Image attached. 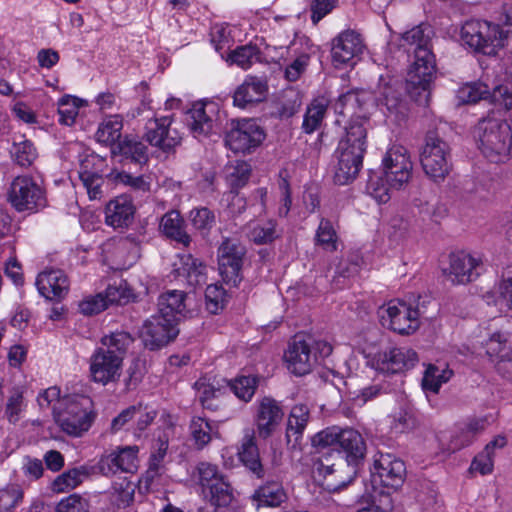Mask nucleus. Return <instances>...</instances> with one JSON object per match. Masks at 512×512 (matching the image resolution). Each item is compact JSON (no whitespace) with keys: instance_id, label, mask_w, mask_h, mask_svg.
Instances as JSON below:
<instances>
[{"instance_id":"obj_1","label":"nucleus","mask_w":512,"mask_h":512,"mask_svg":"<svg viewBox=\"0 0 512 512\" xmlns=\"http://www.w3.org/2000/svg\"><path fill=\"white\" fill-rule=\"evenodd\" d=\"M367 122L362 118L352 120L338 143L334 152L336 164L333 169V180L337 185L353 182L362 168L367 149Z\"/></svg>"},{"instance_id":"obj_2","label":"nucleus","mask_w":512,"mask_h":512,"mask_svg":"<svg viewBox=\"0 0 512 512\" xmlns=\"http://www.w3.org/2000/svg\"><path fill=\"white\" fill-rule=\"evenodd\" d=\"M474 138L482 154L492 162L505 159V151L512 138L509 124L500 118L487 116L474 129Z\"/></svg>"},{"instance_id":"obj_3","label":"nucleus","mask_w":512,"mask_h":512,"mask_svg":"<svg viewBox=\"0 0 512 512\" xmlns=\"http://www.w3.org/2000/svg\"><path fill=\"white\" fill-rule=\"evenodd\" d=\"M196 483L201 487L203 497L212 506L226 507L234 499V489L228 477L216 464L199 462L193 472Z\"/></svg>"},{"instance_id":"obj_4","label":"nucleus","mask_w":512,"mask_h":512,"mask_svg":"<svg viewBox=\"0 0 512 512\" xmlns=\"http://www.w3.org/2000/svg\"><path fill=\"white\" fill-rule=\"evenodd\" d=\"M421 53V57H413L409 65L406 75V91L413 101L421 106H427L436 79V60L433 53L425 51Z\"/></svg>"},{"instance_id":"obj_5","label":"nucleus","mask_w":512,"mask_h":512,"mask_svg":"<svg viewBox=\"0 0 512 512\" xmlns=\"http://www.w3.org/2000/svg\"><path fill=\"white\" fill-rule=\"evenodd\" d=\"M508 36L509 31H504L498 24L481 20L467 21L461 30V38L468 46L488 56L503 48Z\"/></svg>"},{"instance_id":"obj_6","label":"nucleus","mask_w":512,"mask_h":512,"mask_svg":"<svg viewBox=\"0 0 512 512\" xmlns=\"http://www.w3.org/2000/svg\"><path fill=\"white\" fill-rule=\"evenodd\" d=\"M422 168L434 181L443 180L451 168L449 144L436 132H428L420 154Z\"/></svg>"},{"instance_id":"obj_7","label":"nucleus","mask_w":512,"mask_h":512,"mask_svg":"<svg viewBox=\"0 0 512 512\" xmlns=\"http://www.w3.org/2000/svg\"><path fill=\"white\" fill-rule=\"evenodd\" d=\"M245 255L246 247L237 238H223L217 249V259L220 275L226 284L237 286L241 282Z\"/></svg>"},{"instance_id":"obj_8","label":"nucleus","mask_w":512,"mask_h":512,"mask_svg":"<svg viewBox=\"0 0 512 512\" xmlns=\"http://www.w3.org/2000/svg\"><path fill=\"white\" fill-rule=\"evenodd\" d=\"M263 129L252 119L231 120L225 145L234 153H250L264 140Z\"/></svg>"},{"instance_id":"obj_9","label":"nucleus","mask_w":512,"mask_h":512,"mask_svg":"<svg viewBox=\"0 0 512 512\" xmlns=\"http://www.w3.org/2000/svg\"><path fill=\"white\" fill-rule=\"evenodd\" d=\"M9 200L19 212L38 211L46 206L43 189L29 176H18L13 180Z\"/></svg>"},{"instance_id":"obj_10","label":"nucleus","mask_w":512,"mask_h":512,"mask_svg":"<svg viewBox=\"0 0 512 512\" xmlns=\"http://www.w3.org/2000/svg\"><path fill=\"white\" fill-rule=\"evenodd\" d=\"M385 181L395 190L401 189L412 177L413 163L405 147L394 145L387 150L382 160Z\"/></svg>"},{"instance_id":"obj_11","label":"nucleus","mask_w":512,"mask_h":512,"mask_svg":"<svg viewBox=\"0 0 512 512\" xmlns=\"http://www.w3.org/2000/svg\"><path fill=\"white\" fill-rule=\"evenodd\" d=\"M418 312H413L412 304L403 301H391L380 311L381 323L384 327L401 334L414 333L420 326L417 320Z\"/></svg>"},{"instance_id":"obj_12","label":"nucleus","mask_w":512,"mask_h":512,"mask_svg":"<svg viewBox=\"0 0 512 512\" xmlns=\"http://www.w3.org/2000/svg\"><path fill=\"white\" fill-rule=\"evenodd\" d=\"M179 334L178 323L174 319L155 314L147 319L141 330L143 344L149 350H158L168 345Z\"/></svg>"},{"instance_id":"obj_13","label":"nucleus","mask_w":512,"mask_h":512,"mask_svg":"<svg viewBox=\"0 0 512 512\" xmlns=\"http://www.w3.org/2000/svg\"><path fill=\"white\" fill-rule=\"evenodd\" d=\"M139 448L137 446L119 447L114 451L103 454L94 469L103 476H113L117 473L133 474L138 469Z\"/></svg>"},{"instance_id":"obj_14","label":"nucleus","mask_w":512,"mask_h":512,"mask_svg":"<svg viewBox=\"0 0 512 512\" xmlns=\"http://www.w3.org/2000/svg\"><path fill=\"white\" fill-rule=\"evenodd\" d=\"M372 477L374 482L379 481L383 487L397 490L406 477L405 463L395 455L379 452L374 458Z\"/></svg>"},{"instance_id":"obj_15","label":"nucleus","mask_w":512,"mask_h":512,"mask_svg":"<svg viewBox=\"0 0 512 512\" xmlns=\"http://www.w3.org/2000/svg\"><path fill=\"white\" fill-rule=\"evenodd\" d=\"M284 359L288 370L296 376H304L311 372L315 364L312 351V338L296 335L288 344Z\"/></svg>"},{"instance_id":"obj_16","label":"nucleus","mask_w":512,"mask_h":512,"mask_svg":"<svg viewBox=\"0 0 512 512\" xmlns=\"http://www.w3.org/2000/svg\"><path fill=\"white\" fill-rule=\"evenodd\" d=\"M482 270L480 258L460 251L449 255V265L443 273L453 284H467L477 279Z\"/></svg>"},{"instance_id":"obj_17","label":"nucleus","mask_w":512,"mask_h":512,"mask_svg":"<svg viewBox=\"0 0 512 512\" xmlns=\"http://www.w3.org/2000/svg\"><path fill=\"white\" fill-rule=\"evenodd\" d=\"M122 363L108 349L98 347L90 357L91 379L103 385L116 382L121 375Z\"/></svg>"},{"instance_id":"obj_18","label":"nucleus","mask_w":512,"mask_h":512,"mask_svg":"<svg viewBox=\"0 0 512 512\" xmlns=\"http://www.w3.org/2000/svg\"><path fill=\"white\" fill-rule=\"evenodd\" d=\"M145 139L150 145L169 153L180 145L182 137L177 128L172 127L169 117L149 120L146 124Z\"/></svg>"},{"instance_id":"obj_19","label":"nucleus","mask_w":512,"mask_h":512,"mask_svg":"<svg viewBox=\"0 0 512 512\" xmlns=\"http://www.w3.org/2000/svg\"><path fill=\"white\" fill-rule=\"evenodd\" d=\"M54 419L60 428L69 435L80 436L91 425V419L79 403L67 399L62 409L54 406Z\"/></svg>"},{"instance_id":"obj_20","label":"nucleus","mask_w":512,"mask_h":512,"mask_svg":"<svg viewBox=\"0 0 512 512\" xmlns=\"http://www.w3.org/2000/svg\"><path fill=\"white\" fill-rule=\"evenodd\" d=\"M216 105L213 102H196L186 114V124L195 138H206L216 131Z\"/></svg>"},{"instance_id":"obj_21","label":"nucleus","mask_w":512,"mask_h":512,"mask_svg":"<svg viewBox=\"0 0 512 512\" xmlns=\"http://www.w3.org/2000/svg\"><path fill=\"white\" fill-rule=\"evenodd\" d=\"M155 417L156 411L148 410L147 407L141 404L132 405L113 418L110 429L112 433H117L126 428L131 430L135 436H140L154 421Z\"/></svg>"},{"instance_id":"obj_22","label":"nucleus","mask_w":512,"mask_h":512,"mask_svg":"<svg viewBox=\"0 0 512 512\" xmlns=\"http://www.w3.org/2000/svg\"><path fill=\"white\" fill-rule=\"evenodd\" d=\"M490 95L494 102H498L506 110L512 109V93L505 86L495 87L491 94L486 84L472 82L463 85L457 92L458 99L465 104L476 103Z\"/></svg>"},{"instance_id":"obj_23","label":"nucleus","mask_w":512,"mask_h":512,"mask_svg":"<svg viewBox=\"0 0 512 512\" xmlns=\"http://www.w3.org/2000/svg\"><path fill=\"white\" fill-rule=\"evenodd\" d=\"M39 293L50 301H60L69 292L70 281L64 271L50 269L41 272L36 279Z\"/></svg>"},{"instance_id":"obj_24","label":"nucleus","mask_w":512,"mask_h":512,"mask_svg":"<svg viewBox=\"0 0 512 512\" xmlns=\"http://www.w3.org/2000/svg\"><path fill=\"white\" fill-rule=\"evenodd\" d=\"M283 415V410L276 400L264 397L259 402L255 418L258 435L263 439L271 436L281 423Z\"/></svg>"},{"instance_id":"obj_25","label":"nucleus","mask_w":512,"mask_h":512,"mask_svg":"<svg viewBox=\"0 0 512 512\" xmlns=\"http://www.w3.org/2000/svg\"><path fill=\"white\" fill-rule=\"evenodd\" d=\"M363 43L360 35L352 30L341 32L332 41V60L337 64H347L362 53Z\"/></svg>"},{"instance_id":"obj_26","label":"nucleus","mask_w":512,"mask_h":512,"mask_svg":"<svg viewBox=\"0 0 512 512\" xmlns=\"http://www.w3.org/2000/svg\"><path fill=\"white\" fill-rule=\"evenodd\" d=\"M310 420V409L305 404H296L291 408L287 420L286 441L289 449L301 450L304 430Z\"/></svg>"},{"instance_id":"obj_27","label":"nucleus","mask_w":512,"mask_h":512,"mask_svg":"<svg viewBox=\"0 0 512 512\" xmlns=\"http://www.w3.org/2000/svg\"><path fill=\"white\" fill-rule=\"evenodd\" d=\"M402 84L397 80L388 82L381 79L376 91V101L396 117L404 116L406 105L403 100Z\"/></svg>"},{"instance_id":"obj_28","label":"nucleus","mask_w":512,"mask_h":512,"mask_svg":"<svg viewBox=\"0 0 512 512\" xmlns=\"http://www.w3.org/2000/svg\"><path fill=\"white\" fill-rule=\"evenodd\" d=\"M433 30L429 25L420 24L406 31L401 36V47H403L409 56L421 57L422 51L432 52L431 38Z\"/></svg>"},{"instance_id":"obj_29","label":"nucleus","mask_w":512,"mask_h":512,"mask_svg":"<svg viewBox=\"0 0 512 512\" xmlns=\"http://www.w3.org/2000/svg\"><path fill=\"white\" fill-rule=\"evenodd\" d=\"M188 295L181 290H168L158 297V312L165 318L174 319L178 323L186 318Z\"/></svg>"},{"instance_id":"obj_30","label":"nucleus","mask_w":512,"mask_h":512,"mask_svg":"<svg viewBox=\"0 0 512 512\" xmlns=\"http://www.w3.org/2000/svg\"><path fill=\"white\" fill-rule=\"evenodd\" d=\"M337 446L345 454L348 466H356L365 458V440L355 429H341Z\"/></svg>"},{"instance_id":"obj_31","label":"nucleus","mask_w":512,"mask_h":512,"mask_svg":"<svg viewBox=\"0 0 512 512\" xmlns=\"http://www.w3.org/2000/svg\"><path fill=\"white\" fill-rule=\"evenodd\" d=\"M268 92L267 82L258 77H248L236 89L233 95V103L240 108L258 103L266 98Z\"/></svg>"},{"instance_id":"obj_32","label":"nucleus","mask_w":512,"mask_h":512,"mask_svg":"<svg viewBox=\"0 0 512 512\" xmlns=\"http://www.w3.org/2000/svg\"><path fill=\"white\" fill-rule=\"evenodd\" d=\"M114 156H120L122 160H129L136 164H146L149 160L148 147L138 137L126 135L111 149Z\"/></svg>"},{"instance_id":"obj_33","label":"nucleus","mask_w":512,"mask_h":512,"mask_svg":"<svg viewBox=\"0 0 512 512\" xmlns=\"http://www.w3.org/2000/svg\"><path fill=\"white\" fill-rule=\"evenodd\" d=\"M418 362L417 353L409 347H394L384 352L381 357L382 370L398 373L410 369Z\"/></svg>"},{"instance_id":"obj_34","label":"nucleus","mask_w":512,"mask_h":512,"mask_svg":"<svg viewBox=\"0 0 512 512\" xmlns=\"http://www.w3.org/2000/svg\"><path fill=\"white\" fill-rule=\"evenodd\" d=\"M95 161L100 162L96 155H86L80 159L79 178L86 188L90 199H99L102 197L103 178L96 170H92Z\"/></svg>"},{"instance_id":"obj_35","label":"nucleus","mask_w":512,"mask_h":512,"mask_svg":"<svg viewBox=\"0 0 512 512\" xmlns=\"http://www.w3.org/2000/svg\"><path fill=\"white\" fill-rule=\"evenodd\" d=\"M106 223L114 228L129 226L133 221L134 207L125 197L111 200L105 209Z\"/></svg>"},{"instance_id":"obj_36","label":"nucleus","mask_w":512,"mask_h":512,"mask_svg":"<svg viewBox=\"0 0 512 512\" xmlns=\"http://www.w3.org/2000/svg\"><path fill=\"white\" fill-rule=\"evenodd\" d=\"M94 473V467L82 465L71 468L58 475L52 482L51 489L56 493H63L79 486L86 478Z\"/></svg>"},{"instance_id":"obj_37","label":"nucleus","mask_w":512,"mask_h":512,"mask_svg":"<svg viewBox=\"0 0 512 512\" xmlns=\"http://www.w3.org/2000/svg\"><path fill=\"white\" fill-rule=\"evenodd\" d=\"M252 498L256 502L257 508L278 507L286 500L287 496L280 482L267 481L255 490Z\"/></svg>"},{"instance_id":"obj_38","label":"nucleus","mask_w":512,"mask_h":512,"mask_svg":"<svg viewBox=\"0 0 512 512\" xmlns=\"http://www.w3.org/2000/svg\"><path fill=\"white\" fill-rule=\"evenodd\" d=\"M238 455L243 465L257 478L264 476V467L261 463L258 447L253 435H246L243 438Z\"/></svg>"},{"instance_id":"obj_39","label":"nucleus","mask_w":512,"mask_h":512,"mask_svg":"<svg viewBox=\"0 0 512 512\" xmlns=\"http://www.w3.org/2000/svg\"><path fill=\"white\" fill-rule=\"evenodd\" d=\"M160 228L163 233L170 239L187 247L191 242V237L184 228V220L177 211L166 213L160 222Z\"/></svg>"},{"instance_id":"obj_40","label":"nucleus","mask_w":512,"mask_h":512,"mask_svg":"<svg viewBox=\"0 0 512 512\" xmlns=\"http://www.w3.org/2000/svg\"><path fill=\"white\" fill-rule=\"evenodd\" d=\"M190 435L193 440L194 446L201 450L206 447L213 437H218L217 426L202 417H193L190 425Z\"/></svg>"},{"instance_id":"obj_41","label":"nucleus","mask_w":512,"mask_h":512,"mask_svg":"<svg viewBox=\"0 0 512 512\" xmlns=\"http://www.w3.org/2000/svg\"><path fill=\"white\" fill-rule=\"evenodd\" d=\"M506 338L501 333H494L488 343V350L499 357L496 362L497 372L504 378L512 381V358L505 352Z\"/></svg>"},{"instance_id":"obj_42","label":"nucleus","mask_w":512,"mask_h":512,"mask_svg":"<svg viewBox=\"0 0 512 512\" xmlns=\"http://www.w3.org/2000/svg\"><path fill=\"white\" fill-rule=\"evenodd\" d=\"M123 128L122 117L112 115L105 118L99 125L96 132L98 142L111 146V148L121 140V130Z\"/></svg>"},{"instance_id":"obj_43","label":"nucleus","mask_w":512,"mask_h":512,"mask_svg":"<svg viewBox=\"0 0 512 512\" xmlns=\"http://www.w3.org/2000/svg\"><path fill=\"white\" fill-rule=\"evenodd\" d=\"M328 109L325 99H315L307 107L304 114L302 129L306 134H311L320 128Z\"/></svg>"},{"instance_id":"obj_44","label":"nucleus","mask_w":512,"mask_h":512,"mask_svg":"<svg viewBox=\"0 0 512 512\" xmlns=\"http://www.w3.org/2000/svg\"><path fill=\"white\" fill-rule=\"evenodd\" d=\"M485 419H472L453 436L451 443L454 449H461L472 444L477 436L485 430Z\"/></svg>"},{"instance_id":"obj_45","label":"nucleus","mask_w":512,"mask_h":512,"mask_svg":"<svg viewBox=\"0 0 512 512\" xmlns=\"http://www.w3.org/2000/svg\"><path fill=\"white\" fill-rule=\"evenodd\" d=\"M180 264L176 266L178 275L187 277L190 283L198 284L204 280L206 266L191 254L179 256Z\"/></svg>"},{"instance_id":"obj_46","label":"nucleus","mask_w":512,"mask_h":512,"mask_svg":"<svg viewBox=\"0 0 512 512\" xmlns=\"http://www.w3.org/2000/svg\"><path fill=\"white\" fill-rule=\"evenodd\" d=\"M453 371L447 366L441 368L438 365L430 364L423 376L422 387L426 391L437 393L443 383L450 380Z\"/></svg>"},{"instance_id":"obj_47","label":"nucleus","mask_w":512,"mask_h":512,"mask_svg":"<svg viewBox=\"0 0 512 512\" xmlns=\"http://www.w3.org/2000/svg\"><path fill=\"white\" fill-rule=\"evenodd\" d=\"M133 341V337L128 332H114L101 339L100 347L108 349L112 355L118 356L123 362L124 355Z\"/></svg>"},{"instance_id":"obj_48","label":"nucleus","mask_w":512,"mask_h":512,"mask_svg":"<svg viewBox=\"0 0 512 512\" xmlns=\"http://www.w3.org/2000/svg\"><path fill=\"white\" fill-rule=\"evenodd\" d=\"M280 231L277 229V223L268 220L265 223L255 225L249 232V239L257 245H266L272 243L280 237Z\"/></svg>"},{"instance_id":"obj_49","label":"nucleus","mask_w":512,"mask_h":512,"mask_svg":"<svg viewBox=\"0 0 512 512\" xmlns=\"http://www.w3.org/2000/svg\"><path fill=\"white\" fill-rule=\"evenodd\" d=\"M260 51L256 45L247 44L237 47L229 54V60L243 69L249 68L259 59Z\"/></svg>"},{"instance_id":"obj_50","label":"nucleus","mask_w":512,"mask_h":512,"mask_svg":"<svg viewBox=\"0 0 512 512\" xmlns=\"http://www.w3.org/2000/svg\"><path fill=\"white\" fill-rule=\"evenodd\" d=\"M301 104L302 98L299 91L287 89L283 92L278 104V115L281 118H290L299 111Z\"/></svg>"},{"instance_id":"obj_51","label":"nucleus","mask_w":512,"mask_h":512,"mask_svg":"<svg viewBox=\"0 0 512 512\" xmlns=\"http://www.w3.org/2000/svg\"><path fill=\"white\" fill-rule=\"evenodd\" d=\"M337 234L330 220L322 218L315 235V243L328 251H335Z\"/></svg>"},{"instance_id":"obj_52","label":"nucleus","mask_w":512,"mask_h":512,"mask_svg":"<svg viewBox=\"0 0 512 512\" xmlns=\"http://www.w3.org/2000/svg\"><path fill=\"white\" fill-rule=\"evenodd\" d=\"M11 154L16 163L22 167L30 166L37 157V151L30 140L14 142Z\"/></svg>"},{"instance_id":"obj_53","label":"nucleus","mask_w":512,"mask_h":512,"mask_svg":"<svg viewBox=\"0 0 512 512\" xmlns=\"http://www.w3.org/2000/svg\"><path fill=\"white\" fill-rule=\"evenodd\" d=\"M23 500V490L18 484H8L0 489V512H9Z\"/></svg>"},{"instance_id":"obj_54","label":"nucleus","mask_w":512,"mask_h":512,"mask_svg":"<svg viewBox=\"0 0 512 512\" xmlns=\"http://www.w3.org/2000/svg\"><path fill=\"white\" fill-rule=\"evenodd\" d=\"M189 218L194 228L203 235L207 234L216 222L214 213L206 207L191 210Z\"/></svg>"},{"instance_id":"obj_55","label":"nucleus","mask_w":512,"mask_h":512,"mask_svg":"<svg viewBox=\"0 0 512 512\" xmlns=\"http://www.w3.org/2000/svg\"><path fill=\"white\" fill-rule=\"evenodd\" d=\"M394 189L385 181V175L370 177L367 182L366 191L378 203H386L391 198L390 191Z\"/></svg>"},{"instance_id":"obj_56","label":"nucleus","mask_w":512,"mask_h":512,"mask_svg":"<svg viewBox=\"0 0 512 512\" xmlns=\"http://www.w3.org/2000/svg\"><path fill=\"white\" fill-rule=\"evenodd\" d=\"M257 387V378L254 376H240L231 383V390L235 395L248 402L253 397Z\"/></svg>"},{"instance_id":"obj_57","label":"nucleus","mask_w":512,"mask_h":512,"mask_svg":"<svg viewBox=\"0 0 512 512\" xmlns=\"http://www.w3.org/2000/svg\"><path fill=\"white\" fill-rule=\"evenodd\" d=\"M89 501L74 493L63 499L56 506V512H89Z\"/></svg>"},{"instance_id":"obj_58","label":"nucleus","mask_w":512,"mask_h":512,"mask_svg":"<svg viewBox=\"0 0 512 512\" xmlns=\"http://www.w3.org/2000/svg\"><path fill=\"white\" fill-rule=\"evenodd\" d=\"M131 296V291L125 283L119 282L108 285L103 294L104 300H107V307L112 304H126Z\"/></svg>"},{"instance_id":"obj_59","label":"nucleus","mask_w":512,"mask_h":512,"mask_svg":"<svg viewBox=\"0 0 512 512\" xmlns=\"http://www.w3.org/2000/svg\"><path fill=\"white\" fill-rule=\"evenodd\" d=\"M115 501L119 507H127L134 500L135 485L134 483L123 479L121 482L114 483Z\"/></svg>"},{"instance_id":"obj_60","label":"nucleus","mask_w":512,"mask_h":512,"mask_svg":"<svg viewBox=\"0 0 512 512\" xmlns=\"http://www.w3.org/2000/svg\"><path fill=\"white\" fill-rule=\"evenodd\" d=\"M341 428L337 426L328 427L311 438L312 446L326 448L338 444Z\"/></svg>"},{"instance_id":"obj_61","label":"nucleus","mask_w":512,"mask_h":512,"mask_svg":"<svg viewBox=\"0 0 512 512\" xmlns=\"http://www.w3.org/2000/svg\"><path fill=\"white\" fill-rule=\"evenodd\" d=\"M205 298L207 309L211 313L216 314L223 308L225 290L216 284L208 285L205 290Z\"/></svg>"},{"instance_id":"obj_62","label":"nucleus","mask_w":512,"mask_h":512,"mask_svg":"<svg viewBox=\"0 0 512 512\" xmlns=\"http://www.w3.org/2000/svg\"><path fill=\"white\" fill-rule=\"evenodd\" d=\"M501 301L512 311V267L504 269L497 287Z\"/></svg>"},{"instance_id":"obj_63","label":"nucleus","mask_w":512,"mask_h":512,"mask_svg":"<svg viewBox=\"0 0 512 512\" xmlns=\"http://www.w3.org/2000/svg\"><path fill=\"white\" fill-rule=\"evenodd\" d=\"M23 408V394L19 389H13L6 403L5 415L9 422L16 423L19 420Z\"/></svg>"},{"instance_id":"obj_64","label":"nucleus","mask_w":512,"mask_h":512,"mask_svg":"<svg viewBox=\"0 0 512 512\" xmlns=\"http://www.w3.org/2000/svg\"><path fill=\"white\" fill-rule=\"evenodd\" d=\"M79 311L83 315L92 316L98 314L107 308V300H104L103 294L88 297L82 300L79 305Z\"/></svg>"}]
</instances>
